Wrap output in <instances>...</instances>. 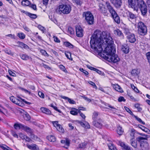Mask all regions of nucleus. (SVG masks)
<instances>
[{"instance_id": "obj_1", "label": "nucleus", "mask_w": 150, "mask_h": 150, "mask_svg": "<svg viewBox=\"0 0 150 150\" xmlns=\"http://www.w3.org/2000/svg\"><path fill=\"white\" fill-rule=\"evenodd\" d=\"M113 42L109 33L99 30L95 31L90 41L92 48L99 53L103 51L102 46L105 47L103 52L104 59L109 62L117 63L120 61V59L115 54L116 50Z\"/></svg>"}, {"instance_id": "obj_2", "label": "nucleus", "mask_w": 150, "mask_h": 150, "mask_svg": "<svg viewBox=\"0 0 150 150\" xmlns=\"http://www.w3.org/2000/svg\"><path fill=\"white\" fill-rule=\"evenodd\" d=\"M128 3L129 7L136 11L139 8L142 15L143 16L146 15L147 13V7L146 3L143 0H128Z\"/></svg>"}, {"instance_id": "obj_3", "label": "nucleus", "mask_w": 150, "mask_h": 150, "mask_svg": "<svg viewBox=\"0 0 150 150\" xmlns=\"http://www.w3.org/2000/svg\"><path fill=\"white\" fill-rule=\"evenodd\" d=\"M147 137H139L137 138V140L140 144L139 147L137 149V150H148L149 149V145L146 141L144 140H147Z\"/></svg>"}, {"instance_id": "obj_4", "label": "nucleus", "mask_w": 150, "mask_h": 150, "mask_svg": "<svg viewBox=\"0 0 150 150\" xmlns=\"http://www.w3.org/2000/svg\"><path fill=\"white\" fill-rule=\"evenodd\" d=\"M137 32L141 35L144 36L146 35L147 28L146 26L142 21H139L137 23Z\"/></svg>"}, {"instance_id": "obj_5", "label": "nucleus", "mask_w": 150, "mask_h": 150, "mask_svg": "<svg viewBox=\"0 0 150 150\" xmlns=\"http://www.w3.org/2000/svg\"><path fill=\"white\" fill-rule=\"evenodd\" d=\"M71 11V7L69 4H62L59 6L57 11L60 13H63L67 14L69 13Z\"/></svg>"}, {"instance_id": "obj_6", "label": "nucleus", "mask_w": 150, "mask_h": 150, "mask_svg": "<svg viewBox=\"0 0 150 150\" xmlns=\"http://www.w3.org/2000/svg\"><path fill=\"white\" fill-rule=\"evenodd\" d=\"M83 16L84 17L86 21L89 25H92L94 23V17L91 12L87 11L84 12Z\"/></svg>"}, {"instance_id": "obj_7", "label": "nucleus", "mask_w": 150, "mask_h": 150, "mask_svg": "<svg viewBox=\"0 0 150 150\" xmlns=\"http://www.w3.org/2000/svg\"><path fill=\"white\" fill-rule=\"evenodd\" d=\"M126 13L128 19L132 23L134 24L137 18L136 15L129 11L127 12Z\"/></svg>"}, {"instance_id": "obj_8", "label": "nucleus", "mask_w": 150, "mask_h": 150, "mask_svg": "<svg viewBox=\"0 0 150 150\" xmlns=\"http://www.w3.org/2000/svg\"><path fill=\"white\" fill-rule=\"evenodd\" d=\"M105 6L107 10L111 14V16L116 13L113 7L111 5L109 2H106L105 3Z\"/></svg>"}, {"instance_id": "obj_9", "label": "nucleus", "mask_w": 150, "mask_h": 150, "mask_svg": "<svg viewBox=\"0 0 150 150\" xmlns=\"http://www.w3.org/2000/svg\"><path fill=\"white\" fill-rule=\"evenodd\" d=\"M127 38L128 41L132 43H134L136 40V37L133 33H130L128 35Z\"/></svg>"}, {"instance_id": "obj_10", "label": "nucleus", "mask_w": 150, "mask_h": 150, "mask_svg": "<svg viewBox=\"0 0 150 150\" xmlns=\"http://www.w3.org/2000/svg\"><path fill=\"white\" fill-rule=\"evenodd\" d=\"M110 1L116 8H120L122 3V0H110Z\"/></svg>"}, {"instance_id": "obj_11", "label": "nucleus", "mask_w": 150, "mask_h": 150, "mask_svg": "<svg viewBox=\"0 0 150 150\" xmlns=\"http://www.w3.org/2000/svg\"><path fill=\"white\" fill-rule=\"evenodd\" d=\"M76 36L78 37H81L83 36V30L80 26H78L76 28Z\"/></svg>"}, {"instance_id": "obj_12", "label": "nucleus", "mask_w": 150, "mask_h": 150, "mask_svg": "<svg viewBox=\"0 0 150 150\" xmlns=\"http://www.w3.org/2000/svg\"><path fill=\"white\" fill-rule=\"evenodd\" d=\"M61 143L64 145L63 147L66 149H68L70 145V141L68 139H66L65 140H61Z\"/></svg>"}, {"instance_id": "obj_13", "label": "nucleus", "mask_w": 150, "mask_h": 150, "mask_svg": "<svg viewBox=\"0 0 150 150\" xmlns=\"http://www.w3.org/2000/svg\"><path fill=\"white\" fill-rule=\"evenodd\" d=\"M99 11L104 15H107L108 14L107 10L105 8L103 4L99 5Z\"/></svg>"}, {"instance_id": "obj_14", "label": "nucleus", "mask_w": 150, "mask_h": 150, "mask_svg": "<svg viewBox=\"0 0 150 150\" xmlns=\"http://www.w3.org/2000/svg\"><path fill=\"white\" fill-rule=\"evenodd\" d=\"M102 120H100L98 121L95 120L93 122V125L96 127L100 128L102 126Z\"/></svg>"}, {"instance_id": "obj_15", "label": "nucleus", "mask_w": 150, "mask_h": 150, "mask_svg": "<svg viewBox=\"0 0 150 150\" xmlns=\"http://www.w3.org/2000/svg\"><path fill=\"white\" fill-rule=\"evenodd\" d=\"M26 146L29 149L31 150H39L38 146L34 144H32L30 145L27 144Z\"/></svg>"}, {"instance_id": "obj_16", "label": "nucleus", "mask_w": 150, "mask_h": 150, "mask_svg": "<svg viewBox=\"0 0 150 150\" xmlns=\"http://www.w3.org/2000/svg\"><path fill=\"white\" fill-rule=\"evenodd\" d=\"M17 43L18 45L17 46L18 47H21L22 48L28 49H29V48L28 45L21 42L18 41L17 42Z\"/></svg>"}, {"instance_id": "obj_17", "label": "nucleus", "mask_w": 150, "mask_h": 150, "mask_svg": "<svg viewBox=\"0 0 150 150\" xmlns=\"http://www.w3.org/2000/svg\"><path fill=\"white\" fill-rule=\"evenodd\" d=\"M121 50L124 53H128L129 52V47L126 45H122L121 46Z\"/></svg>"}, {"instance_id": "obj_18", "label": "nucleus", "mask_w": 150, "mask_h": 150, "mask_svg": "<svg viewBox=\"0 0 150 150\" xmlns=\"http://www.w3.org/2000/svg\"><path fill=\"white\" fill-rule=\"evenodd\" d=\"M111 16L116 23L118 24L120 23V17L117 13Z\"/></svg>"}, {"instance_id": "obj_19", "label": "nucleus", "mask_w": 150, "mask_h": 150, "mask_svg": "<svg viewBox=\"0 0 150 150\" xmlns=\"http://www.w3.org/2000/svg\"><path fill=\"white\" fill-rule=\"evenodd\" d=\"M41 112L47 115H50L51 114V112L48 109L45 108L41 107L40 109Z\"/></svg>"}, {"instance_id": "obj_20", "label": "nucleus", "mask_w": 150, "mask_h": 150, "mask_svg": "<svg viewBox=\"0 0 150 150\" xmlns=\"http://www.w3.org/2000/svg\"><path fill=\"white\" fill-rule=\"evenodd\" d=\"M130 143L132 146L137 150L138 148L137 144V141L135 140L134 139H131L130 140Z\"/></svg>"}, {"instance_id": "obj_21", "label": "nucleus", "mask_w": 150, "mask_h": 150, "mask_svg": "<svg viewBox=\"0 0 150 150\" xmlns=\"http://www.w3.org/2000/svg\"><path fill=\"white\" fill-rule=\"evenodd\" d=\"M114 34L116 35L123 38L124 36L121 31L118 29H116L114 31Z\"/></svg>"}, {"instance_id": "obj_22", "label": "nucleus", "mask_w": 150, "mask_h": 150, "mask_svg": "<svg viewBox=\"0 0 150 150\" xmlns=\"http://www.w3.org/2000/svg\"><path fill=\"white\" fill-rule=\"evenodd\" d=\"M117 132L119 135H121L123 134L124 131L121 127L119 125H118L117 127Z\"/></svg>"}, {"instance_id": "obj_23", "label": "nucleus", "mask_w": 150, "mask_h": 150, "mask_svg": "<svg viewBox=\"0 0 150 150\" xmlns=\"http://www.w3.org/2000/svg\"><path fill=\"white\" fill-rule=\"evenodd\" d=\"M20 56L21 58L23 60H27L31 58L29 56L25 54H20Z\"/></svg>"}, {"instance_id": "obj_24", "label": "nucleus", "mask_w": 150, "mask_h": 150, "mask_svg": "<svg viewBox=\"0 0 150 150\" xmlns=\"http://www.w3.org/2000/svg\"><path fill=\"white\" fill-rule=\"evenodd\" d=\"M113 87L116 91L119 92L120 93H122L123 92L122 88L117 84L114 85Z\"/></svg>"}, {"instance_id": "obj_25", "label": "nucleus", "mask_w": 150, "mask_h": 150, "mask_svg": "<svg viewBox=\"0 0 150 150\" xmlns=\"http://www.w3.org/2000/svg\"><path fill=\"white\" fill-rule=\"evenodd\" d=\"M47 139L50 141L54 142L56 141V138L53 135H50L47 137Z\"/></svg>"}, {"instance_id": "obj_26", "label": "nucleus", "mask_w": 150, "mask_h": 150, "mask_svg": "<svg viewBox=\"0 0 150 150\" xmlns=\"http://www.w3.org/2000/svg\"><path fill=\"white\" fill-rule=\"evenodd\" d=\"M13 126L15 129H18L22 128L24 127V125L21 124L15 123Z\"/></svg>"}, {"instance_id": "obj_27", "label": "nucleus", "mask_w": 150, "mask_h": 150, "mask_svg": "<svg viewBox=\"0 0 150 150\" xmlns=\"http://www.w3.org/2000/svg\"><path fill=\"white\" fill-rule=\"evenodd\" d=\"M79 110L78 109L74 108L70 111V113L73 115H76L79 112Z\"/></svg>"}, {"instance_id": "obj_28", "label": "nucleus", "mask_w": 150, "mask_h": 150, "mask_svg": "<svg viewBox=\"0 0 150 150\" xmlns=\"http://www.w3.org/2000/svg\"><path fill=\"white\" fill-rule=\"evenodd\" d=\"M22 5L24 6H29L30 5V2L28 0H23L21 2Z\"/></svg>"}, {"instance_id": "obj_29", "label": "nucleus", "mask_w": 150, "mask_h": 150, "mask_svg": "<svg viewBox=\"0 0 150 150\" xmlns=\"http://www.w3.org/2000/svg\"><path fill=\"white\" fill-rule=\"evenodd\" d=\"M139 72L137 69H134L132 70L131 74L133 76H137Z\"/></svg>"}, {"instance_id": "obj_30", "label": "nucleus", "mask_w": 150, "mask_h": 150, "mask_svg": "<svg viewBox=\"0 0 150 150\" xmlns=\"http://www.w3.org/2000/svg\"><path fill=\"white\" fill-rule=\"evenodd\" d=\"M15 104L21 106H22L23 105V103L22 101L18 99H17L16 101H15Z\"/></svg>"}, {"instance_id": "obj_31", "label": "nucleus", "mask_w": 150, "mask_h": 150, "mask_svg": "<svg viewBox=\"0 0 150 150\" xmlns=\"http://www.w3.org/2000/svg\"><path fill=\"white\" fill-rule=\"evenodd\" d=\"M108 146L109 149L111 150H117L116 147L112 144H108Z\"/></svg>"}, {"instance_id": "obj_32", "label": "nucleus", "mask_w": 150, "mask_h": 150, "mask_svg": "<svg viewBox=\"0 0 150 150\" xmlns=\"http://www.w3.org/2000/svg\"><path fill=\"white\" fill-rule=\"evenodd\" d=\"M136 130L134 129H131L130 131V135L132 137V138L133 139H134V134L136 132Z\"/></svg>"}, {"instance_id": "obj_33", "label": "nucleus", "mask_w": 150, "mask_h": 150, "mask_svg": "<svg viewBox=\"0 0 150 150\" xmlns=\"http://www.w3.org/2000/svg\"><path fill=\"white\" fill-rule=\"evenodd\" d=\"M27 15L28 16H29L30 18L33 19H35L37 17L36 15L35 14H32L29 12H28L27 13Z\"/></svg>"}, {"instance_id": "obj_34", "label": "nucleus", "mask_w": 150, "mask_h": 150, "mask_svg": "<svg viewBox=\"0 0 150 150\" xmlns=\"http://www.w3.org/2000/svg\"><path fill=\"white\" fill-rule=\"evenodd\" d=\"M56 128L60 132H63L64 131V129L62 128V126L60 125H58Z\"/></svg>"}, {"instance_id": "obj_35", "label": "nucleus", "mask_w": 150, "mask_h": 150, "mask_svg": "<svg viewBox=\"0 0 150 150\" xmlns=\"http://www.w3.org/2000/svg\"><path fill=\"white\" fill-rule=\"evenodd\" d=\"M64 45L67 47H69L70 48H72L73 47V46L70 43L68 42H65L64 43Z\"/></svg>"}, {"instance_id": "obj_36", "label": "nucleus", "mask_w": 150, "mask_h": 150, "mask_svg": "<svg viewBox=\"0 0 150 150\" xmlns=\"http://www.w3.org/2000/svg\"><path fill=\"white\" fill-rule=\"evenodd\" d=\"M98 115V112H94L93 113L92 115V118L93 120H95L97 119Z\"/></svg>"}, {"instance_id": "obj_37", "label": "nucleus", "mask_w": 150, "mask_h": 150, "mask_svg": "<svg viewBox=\"0 0 150 150\" xmlns=\"http://www.w3.org/2000/svg\"><path fill=\"white\" fill-rule=\"evenodd\" d=\"M38 27L39 30L42 32L43 33H44V32H45L46 31V29L44 27L40 25H38Z\"/></svg>"}, {"instance_id": "obj_38", "label": "nucleus", "mask_w": 150, "mask_h": 150, "mask_svg": "<svg viewBox=\"0 0 150 150\" xmlns=\"http://www.w3.org/2000/svg\"><path fill=\"white\" fill-rule=\"evenodd\" d=\"M134 116V117L136 119V120H137L140 123L143 124L144 125L145 123L142 120L137 116H136L135 115H133Z\"/></svg>"}, {"instance_id": "obj_39", "label": "nucleus", "mask_w": 150, "mask_h": 150, "mask_svg": "<svg viewBox=\"0 0 150 150\" xmlns=\"http://www.w3.org/2000/svg\"><path fill=\"white\" fill-rule=\"evenodd\" d=\"M17 36L21 39H23L25 37V35L23 33H18Z\"/></svg>"}, {"instance_id": "obj_40", "label": "nucleus", "mask_w": 150, "mask_h": 150, "mask_svg": "<svg viewBox=\"0 0 150 150\" xmlns=\"http://www.w3.org/2000/svg\"><path fill=\"white\" fill-rule=\"evenodd\" d=\"M87 145V143L86 142H84L83 143H82L79 145V148H85L86 147V146Z\"/></svg>"}, {"instance_id": "obj_41", "label": "nucleus", "mask_w": 150, "mask_h": 150, "mask_svg": "<svg viewBox=\"0 0 150 150\" xmlns=\"http://www.w3.org/2000/svg\"><path fill=\"white\" fill-rule=\"evenodd\" d=\"M65 54L66 57L68 59L72 60V59L71 57V53L68 52H66Z\"/></svg>"}, {"instance_id": "obj_42", "label": "nucleus", "mask_w": 150, "mask_h": 150, "mask_svg": "<svg viewBox=\"0 0 150 150\" xmlns=\"http://www.w3.org/2000/svg\"><path fill=\"white\" fill-rule=\"evenodd\" d=\"M67 33L70 34H72L74 33V32L73 29L71 27L68 28Z\"/></svg>"}, {"instance_id": "obj_43", "label": "nucleus", "mask_w": 150, "mask_h": 150, "mask_svg": "<svg viewBox=\"0 0 150 150\" xmlns=\"http://www.w3.org/2000/svg\"><path fill=\"white\" fill-rule=\"evenodd\" d=\"M59 68L62 70V71H63L64 72L67 73V71L66 69L64 66L62 65H60L59 67Z\"/></svg>"}, {"instance_id": "obj_44", "label": "nucleus", "mask_w": 150, "mask_h": 150, "mask_svg": "<svg viewBox=\"0 0 150 150\" xmlns=\"http://www.w3.org/2000/svg\"><path fill=\"white\" fill-rule=\"evenodd\" d=\"M124 108L125 110L129 113L131 115H133L134 114L133 112H132V111L127 107L125 106Z\"/></svg>"}, {"instance_id": "obj_45", "label": "nucleus", "mask_w": 150, "mask_h": 150, "mask_svg": "<svg viewBox=\"0 0 150 150\" xmlns=\"http://www.w3.org/2000/svg\"><path fill=\"white\" fill-rule=\"evenodd\" d=\"M24 119L26 120H30V117L29 115L28 114H25L24 116Z\"/></svg>"}, {"instance_id": "obj_46", "label": "nucleus", "mask_w": 150, "mask_h": 150, "mask_svg": "<svg viewBox=\"0 0 150 150\" xmlns=\"http://www.w3.org/2000/svg\"><path fill=\"white\" fill-rule=\"evenodd\" d=\"M40 52L42 54V55H44L46 56H48L49 55L47 53V52L44 50H40Z\"/></svg>"}, {"instance_id": "obj_47", "label": "nucleus", "mask_w": 150, "mask_h": 150, "mask_svg": "<svg viewBox=\"0 0 150 150\" xmlns=\"http://www.w3.org/2000/svg\"><path fill=\"white\" fill-rule=\"evenodd\" d=\"M135 107L137 108L139 111H141L142 110V108L140 107V105L138 103L135 104L134 105Z\"/></svg>"}, {"instance_id": "obj_48", "label": "nucleus", "mask_w": 150, "mask_h": 150, "mask_svg": "<svg viewBox=\"0 0 150 150\" xmlns=\"http://www.w3.org/2000/svg\"><path fill=\"white\" fill-rule=\"evenodd\" d=\"M81 125L83 127H86L87 128H90V126L88 124L86 126L85 125V124L83 123V122L81 121L80 122Z\"/></svg>"}, {"instance_id": "obj_49", "label": "nucleus", "mask_w": 150, "mask_h": 150, "mask_svg": "<svg viewBox=\"0 0 150 150\" xmlns=\"http://www.w3.org/2000/svg\"><path fill=\"white\" fill-rule=\"evenodd\" d=\"M19 88L22 91H24L26 93H28L29 94H30L31 92L30 91L27 90L25 89L24 88H23L20 87H19Z\"/></svg>"}, {"instance_id": "obj_50", "label": "nucleus", "mask_w": 150, "mask_h": 150, "mask_svg": "<svg viewBox=\"0 0 150 150\" xmlns=\"http://www.w3.org/2000/svg\"><path fill=\"white\" fill-rule=\"evenodd\" d=\"M23 128L24 130L27 132H31L30 128L28 127L24 126V127H23Z\"/></svg>"}, {"instance_id": "obj_51", "label": "nucleus", "mask_w": 150, "mask_h": 150, "mask_svg": "<svg viewBox=\"0 0 150 150\" xmlns=\"http://www.w3.org/2000/svg\"><path fill=\"white\" fill-rule=\"evenodd\" d=\"M139 127L143 131L145 132H147L148 129L147 128L141 125H139Z\"/></svg>"}, {"instance_id": "obj_52", "label": "nucleus", "mask_w": 150, "mask_h": 150, "mask_svg": "<svg viewBox=\"0 0 150 150\" xmlns=\"http://www.w3.org/2000/svg\"><path fill=\"white\" fill-rule=\"evenodd\" d=\"M124 33L127 35L131 33L128 28H124Z\"/></svg>"}, {"instance_id": "obj_53", "label": "nucleus", "mask_w": 150, "mask_h": 150, "mask_svg": "<svg viewBox=\"0 0 150 150\" xmlns=\"http://www.w3.org/2000/svg\"><path fill=\"white\" fill-rule=\"evenodd\" d=\"M10 100L13 103H15V101H16L17 98L14 97L13 96H12L10 98Z\"/></svg>"}, {"instance_id": "obj_54", "label": "nucleus", "mask_w": 150, "mask_h": 150, "mask_svg": "<svg viewBox=\"0 0 150 150\" xmlns=\"http://www.w3.org/2000/svg\"><path fill=\"white\" fill-rule=\"evenodd\" d=\"M125 101L126 100L122 96L120 97L118 99V101L119 102L122 101L125 102Z\"/></svg>"}, {"instance_id": "obj_55", "label": "nucleus", "mask_w": 150, "mask_h": 150, "mask_svg": "<svg viewBox=\"0 0 150 150\" xmlns=\"http://www.w3.org/2000/svg\"><path fill=\"white\" fill-rule=\"evenodd\" d=\"M88 83L90 84L93 86V88H95L96 89H97V87L94 83L91 81H89Z\"/></svg>"}, {"instance_id": "obj_56", "label": "nucleus", "mask_w": 150, "mask_h": 150, "mask_svg": "<svg viewBox=\"0 0 150 150\" xmlns=\"http://www.w3.org/2000/svg\"><path fill=\"white\" fill-rule=\"evenodd\" d=\"M74 2H75L76 4L79 5H81L82 4V2L80 0H75Z\"/></svg>"}, {"instance_id": "obj_57", "label": "nucleus", "mask_w": 150, "mask_h": 150, "mask_svg": "<svg viewBox=\"0 0 150 150\" xmlns=\"http://www.w3.org/2000/svg\"><path fill=\"white\" fill-rule=\"evenodd\" d=\"M53 38L55 42H60V40L58 38L55 36H53Z\"/></svg>"}, {"instance_id": "obj_58", "label": "nucleus", "mask_w": 150, "mask_h": 150, "mask_svg": "<svg viewBox=\"0 0 150 150\" xmlns=\"http://www.w3.org/2000/svg\"><path fill=\"white\" fill-rule=\"evenodd\" d=\"M38 94L39 96L42 98H44V93L42 92H39L38 93Z\"/></svg>"}, {"instance_id": "obj_59", "label": "nucleus", "mask_w": 150, "mask_h": 150, "mask_svg": "<svg viewBox=\"0 0 150 150\" xmlns=\"http://www.w3.org/2000/svg\"><path fill=\"white\" fill-rule=\"evenodd\" d=\"M26 135L22 133H20L19 134L20 137L22 139H25V137H26Z\"/></svg>"}, {"instance_id": "obj_60", "label": "nucleus", "mask_w": 150, "mask_h": 150, "mask_svg": "<svg viewBox=\"0 0 150 150\" xmlns=\"http://www.w3.org/2000/svg\"><path fill=\"white\" fill-rule=\"evenodd\" d=\"M26 135L22 133H20L19 134L20 137L22 139H25V137H26Z\"/></svg>"}, {"instance_id": "obj_61", "label": "nucleus", "mask_w": 150, "mask_h": 150, "mask_svg": "<svg viewBox=\"0 0 150 150\" xmlns=\"http://www.w3.org/2000/svg\"><path fill=\"white\" fill-rule=\"evenodd\" d=\"M123 149H124L125 150H132V148H131L130 146L126 145L123 148Z\"/></svg>"}, {"instance_id": "obj_62", "label": "nucleus", "mask_w": 150, "mask_h": 150, "mask_svg": "<svg viewBox=\"0 0 150 150\" xmlns=\"http://www.w3.org/2000/svg\"><path fill=\"white\" fill-rule=\"evenodd\" d=\"M52 123L54 126L56 128L59 125L58 124V122L57 121H52Z\"/></svg>"}, {"instance_id": "obj_63", "label": "nucleus", "mask_w": 150, "mask_h": 150, "mask_svg": "<svg viewBox=\"0 0 150 150\" xmlns=\"http://www.w3.org/2000/svg\"><path fill=\"white\" fill-rule=\"evenodd\" d=\"M79 113L80 116L83 118L85 119L86 118V116L83 114L81 111H79Z\"/></svg>"}, {"instance_id": "obj_64", "label": "nucleus", "mask_w": 150, "mask_h": 150, "mask_svg": "<svg viewBox=\"0 0 150 150\" xmlns=\"http://www.w3.org/2000/svg\"><path fill=\"white\" fill-rule=\"evenodd\" d=\"M8 72L9 74L11 75V76H16V74L14 73V72H13L11 71L10 70L8 71Z\"/></svg>"}]
</instances>
